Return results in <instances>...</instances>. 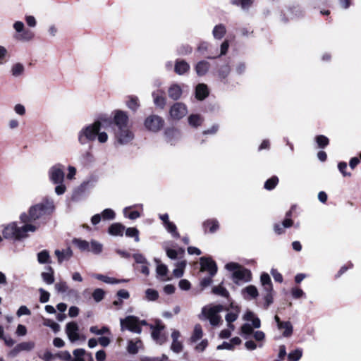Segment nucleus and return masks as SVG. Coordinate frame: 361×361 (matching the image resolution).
I'll list each match as a JSON object with an SVG mask.
<instances>
[{"mask_svg":"<svg viewBox=\"0 0 361 361\" xmlns=\"http://www.w3.org/2000/svg\"><path fill=\"white\" fill-rule=\"evenodd\" d=\"M110 124V120L105 116L100 117L94 123L82 128L78 133V142L81 145H85L88 142H93L96 140L99 143H105L108 141V134L102 131L105 126Z\"/></svg>","mask_w":361,"mask_h":361,"instance_id":"nucleus-1","label":"nucleus"},{"mask_svg":"<svg viewBox=\"0 0 361 361\" xmlns=\"http://www.w3.org/2000/svg\"><path fill=\"white\" fill-rule=\"evenodd\" d=\"M55 210L54 202L52 199L46 198L42 202L31 206L27 212L20 215V220L23 224H37V220L45 215H50ZM38 224L40 226L39 223Z\"/></svg>","mask_w":361,"mask_h":361,"instance_id":"nucleus-2","label":"nucleus"},{"mask_svg":"<svg viewBox=\"0 0 361 361\" xmlns=\"http://www.w3.org/2000/svg\"><path fill=\"white\" fill-rule=\"evenodd\" d=\"M39 228L38 224H24L18 226L16 222H12L4 226L2 234L6 239H22L27 237L28 233H35Z\"/></svg>","mask_w":361,"mask_h":361,"instance_id":"nucleus-3","label":"nucleus"},{"mask_svg":"<svg viewBox=\"0 0 361 361\" xmlns=\"http://www.w3.org/2000/svg\"><path fill=\"white\" fill-rule=\"evenodd\" d=\"M225 268L232 272L233 280L236 283L239 281L248 282L251 280L250 271L242 267L238 263L229 262L226 264Z\"/></svg>","mask_w":361,"mask_h":361,"instance_id":"nucleus-4","label":"nucleus"},{"mask_svg":"<svg viewBox=\"0 0 361 361\" xmlns=\"http://www.w3.org/2000/svg\"><path fill=\"white\" fill-rule=\"evenodd\" d=\"M224 307L221 305H207L202 308V314L207 319L211 325L217 326L221 322V318L219 313L223 311Z\"/></svg>","mask_w":361,"mask_h":361,"instance_id":"nucleus-5","label":"nucleus"},{"mask_svg":"<svg viewBox=\"0 0 361 361\" xmlns=\"http://www.w3.org/2000/svg\"><path fill=\"white\" fill-rule=\"evenodd\" d=\"M13 28L15 30L14 38L22 42H27L33 39L35 35L33 32L25 29L23 22L17 20L13 24Z\"/></svg>","mask_w":361,"mask_h":361,"instance_id":"nucleus-6","label":"nucleus"},{"mask_svg":"<svg viewBox=\"0 0 361 361\" xmlns=\"http://www.w3.org/2000/svg\"><path fill=\"white\" fill-rule=\"evenodd\" d=\"M243 320L252 322V326L245 323L241 326V334L250 335L253 332V328L258 329L261 326L260 319L252 311L247 310L243 317Z\"/></svg>","mask_w":361,"mask_h":361,"instance_id":"nucleus-7","label":"nucleus"},{"mask_svg":"<svg viewBox=\"0 0 361 361\" xmlns=\"http://www.w3.org/2000/svg\"><path fill=\"white\" fill-rule=\"evenodd\" d=\"M143 126L147 131L157 133L163 128L164 120L158 115L151 114L145 118Z\"/></svg>","mask_w":361,"mask_h":361,"instance_id":"nucleus-8","label":"nucleus"},{"mask_svg":"<svg viewBox=\"0 0 361 361\" xmlns=\"http://www.w3.org/2000/svg\"><path fill=\"white\" fill-rule=\"evenodd\" d=\"M120 324L121 331L127 329L136 334H140L142 331L140 319L135 316L130 315L121 319Z\"/></svg>","mask_w":361,"mask_h":361,"instance_id":"nucleus-9","label":"nucleus"},{"mask_svg":"<svg viewBox=\"0 0 361 361\" xmlns=\"http://www.w3.org/2000/svg\"><path fill=\"white\" fill-rule=\"evenodd\" d=\"M128 114L123 110L116 109L112 112V123L114 129H119L130 126Z\"/></svg>","mask_w":361,"mask_h":361,"instance_id":"nucleus-10","label":"nucleus"},{"mask_svg":"<svg viewBox=\"0 0 361 361\" xmlns=\"http://www.w3.org/2000/svg\"><path fill=\"white\" fill-rule=\"evenodd\" d=\"M115 139L120 145H126L134 139V133L130 129V126L114 129Z\"/></svg>","mask_w":361,"mask_h":361,"instance_id":"nucleus-11","label":"nucleus"},{"mask_svg":"<svg viewBox=\"0 0 361 361\" xmlns=\"http://www.w3.org/2000/svg\"><path fill=\"white\" fill-rule=\"evenodd\" d=\"M169 114L172 119L180 120L187 115L188 108L185 104L176 102L171 106Z\"/></svg>","mask_w":361,"mask_h":361,"instance_id":"nucleus-12","label":"nucleus"},{"mask_svg":"<svg viewBox=\"0 0 361 361\" xmlns=\"http://www.w3.org/2000/svg\"><path fill=\"white\" fill-rule=\"evenodd\" d=\"M49 177L53 183L63 182V166L61 164H56L51 167L49 171Z\"/></svg>","mask_w":361,"mask_h":361,"instance_id":"nucleus-13","label":"nucleus"},{"mask_svg":"<svg viewBox=\"0 0 361 361\" xmlns=\"http://www.w3.org/2000/svg\"><path fill=\"white\" fill-rule=\"evenodd\" d=\"M66 334L71 343L76 342L80 339L79 334V326L74 322H68L66 326Z\"/></svg>","mask_w":361,"mask_h":361,"instance_id":"nucleus-14","label":"nucleus"},{"mask_svg":"<svg viewBox=\"0 0 361 361\" xmlns=\"http://www.w3.org/2000/svg\"><path fill=\"white\" fill-rule=\"evenodd\" d=\"M200 265L202 271H207L213 276L217 271V267L214 260L210 257H202L200 258Z\"/></svg>","mask_w":361,"mask_h":361,"instance_id":"nucleus-15","label":"nucleus"},{"mask_svg":"<svg viewBox=\"0 0 361 361\" xmlns=\"http://www.w3.org/2000/svg\"><path fill=\"white\" fill-rule=\"evenodd\" d=\"M227 311L228 312L226 314L225 319L228 323V327L231 329V330H234L235 326L232 323L238 319L240 311V307L231 303L230 309H227Z\"/></svg>","mask_w":361,"mask_h":361,"instance_id":"nucleus-16","label":"nucleus"},{"mask_svg":"<svg viewBox=\"0 0 361 361\" xmlns=\"http://www.w3.org/2000/svg\"><path fill=\"white\" fill-rule=\"evenodd\" d=\"M164 328V326L162 324L161 321H157L154 326H151L152 331V337L153 339L158 343L159 344H162L166 341V338L165 336L161 335V331Z\"/></svg>","mask_w":361,"mask_h":361,"instance_id":"nucleus-17","label":"nucleus"},{"mask_svg":"<svg viewBox=\"0 0 361 361\" xmlns=\"http://www.w3.org/2000/svg\"><path fill=\"white\" fill-rule=\"evenodd\" d=\"M35 344L33 341H25L16 345L9 353L10 356L16 357L23 351L29 352L34 349Z\"/></svg>","mask_w":361,"mask_h":361,"instance_id":"nucleus-18","label":"nucleus"},{"mask_svg":"<svg viewBox=\"0 0 361 361\" xmlns=\"http://www.w3.org/2000/svg\"><path fill=\"white\" fill-rule=\"evenodd\" d=\"M180 334V332L177 330H173L171 333V338H172V343L171 345V350L176 353H179L183 350V345L182 342H180L178 339Z\"/></svg>","mask_w":361,"mask_h":361,"instance_id":"nucleus-19","label":"nucleus"},{"mask_svg":"<svg viewBox=\"0 0 361 361\" xmlns=\"http://www.w3.org/2000/svg\"><path fill=\"white\" fill-rule=\"evenodd\" d=\"M73 354V357L71 361H93L92 355L87 353L84 349H75Z\"/></svg>","mask_w":361,"mask_h":361,"instance_id":"nucleus-20","label":"nucleus"},{"mask_svg":"<svg viewBox=\"0 0 361 361\" xmlns=\"http://www.w3.org/2000/svg\"><path fill=\"white\" fill-rule=\"evenodd\" d=\"M166 141L174 145L180 137V133L175 128H168L164 133Z\"/></svg>","mask_w":361,"mask_h":361,"instance_id":"nucleus-21","label":"nucleus"},{"mask_svg":"<svg viewBox=\"0 0 361 361\" xmlns=\"http://www.w3.org/2000/svg\"><path fill=\"white\" fill-rule=\"evenodd\" d=\"M152 97L154 104L161 109H164L166 105V98L164 97V92L161 90H157L153 92Z\"/></svg>","mask_w":361,"mask_h":361,"instance_id":"nucleus-22","label":"nucleus"},{"mask_svg":"<svg viewBox=\"0 0 361 361\" xmlns=\"http://www.w3.org/2000/svg\"><path fill=\"white\" fill-rule=\"evenodd\" d=\"M54 254L57 257L59 263L61 264L63 261L68 260L71 258L73 251L70 247H68L62 250H56Z\"/></svg>","mask_w":361,"mask_h":361,"instance_id":"nucleus-23","label":"nucleus"},{"mask_svg":"<svg viewBox=\"0 0 361 361\" xmlns=\"http://www.w3.org/2000/svg\"><path fill=\"white\" fill-rule=\"evenodd\" d=\"M169 96L173 100H178L180 98L183 90L181 87L178 84H173L168 90Z\"/></svg>","mask_w":361,"mask_h":361,"instance_id":"nucleus-24","label":"nucleus"},{"mask_svg":"<svg viewBox=\"0 0 361 361\" xmlns=\"http://www.w3.org/2000/svg\"><path fill=\"white\" fill-rule=\"evenodd\" d=\"M125 226L120 223L112 224L108 229V233L114 236H123Z\"/></svg>","mask_w":361,"mask_h":361,"instance_id":"nucleus-25","label":"nucleus"},{"mask_svg":"<svg viewBox=\"0 0 361 361\" xmlns=\"http://www.w3.org/2000/svg\"><path fill=\"white\" fill-rule=\"evenodd\" d=\"M245 299H254L258 296V290L255 286L250 285L242 290Z\"/></svg>","mask_w":361,"mask_h":361,"instance_id":"nucleus-26","label":"nucleus"},{"mask_svg":"<svg viewBox=\"0 0 361 361\" xmlns=\"http://www.w3.org/2000/svg\"><path fill=\"white\" fill-rule=\"evenodd\" d=\"M209 95V90L205 84L201 83L197 85L195 97L199 100L204 99Z\"/></svg>","mask_w":361,"mask_h":361,"instance_id":"nucleus-27","label":"nucleus"},{"mask_svg":"<svg viewBox=\"0 0 361 361\" xmlns=\"http://www.w3.org/2000/svg\"><path fill=\"white\" fill-rule=\"evenodd\" d=\"M210 64L208 61H200L195 66V71L199 76L204 75L209 71Z\"/></svg>","mask_w":361,"mask_h":361,"instance_id":"nucleus-28","label":"nucleus"},{"mask_svg":"<svg viewBox=\"0 0 361 361\" xmlns=\"http://www.w3.org/2000/svg\"><path fill=\"white\" fill-rule=\"evenodd\" d=\"M190 70V65L184 60H178L175 64V72L178 75H183Z\"/></svg>","mask_w":361,"mask_h":361,"instance_id":"nucleus-29","label":"nucleus"},{"mask_svg":"<svg viewBox=\"0 0 361 361\" xmlns=\"http://www.w3.org/2000/svg\"><path fill=\"white\" fill-rule=\"evenodd\" d=\"M142 341L140 339L136 341L130 340L128 341L127 350L130 354H136L139 349L142 348Z\"/></svg>","mask_w":361,"mask_h":361,"instance_id":"nucleus-30","label":"nucleus"},{"mask_svg":"<svg viewBox=\"0 0 361 361\" xmlns=\"http://www.w3.org/2000/svg\"><path fill=\"white\" fill-rule=\"evenodd\" d=\"M126 104L133 111H136L140 107L139 99L135 96H129L126 102Z\"/></svg>","mask_w":361,"mask_h":361,"instance_id":"nucleus-31","label":"nucleus"},{"mask_svg":"<svg viewBox=\"0 0 361 361\" xmlns=\"http://www.w3.org/2000/svg\"><path fill=\"white\" fill-rule=\"evenodd\" d=\"M154 261L157 264L156 269L157 275L161 279V280L165 281V277L168 273L167 267L165 264H161L157 259H155Z\"/></svg>","mask_w":361,"mask_h":361,"instance_id":"nucleus-32","label":"nucleus"},{"mask_svg":"<svg viewBox=\"0 0 361 361\" xmlns=\"http://www.w3.org/2000/svg\"><path fill=\"white\" fill-rule=\"evenodd\" d=\"M260 281L264 289L267 292L271 293L272 290V283L269 274L267 273L262 274L260 277Z\"/></svg>","mask_w":361,"mask_h":361,"instance_id":"nucleus-33","label":"nucleus"},{"mask_svg":"<svg viewBox=\"0 0 361 361\" xmlns=\"http://www.w3.org/2000/svg\"><path fill=\"white\" fill-rule=\"evenodd\" d=\"M102 250L103 245L101 243L95 240H92L90 242V250L88 252H90L94 255H99L102 252Z\"/></svg>","mask_w":361,"mask_h":361,"instance_id":"nucleus-34","label":"nucleus"},{"mask_svg":"<svg viewBox=\"0 0 361 361\" xmlns=\"http://www.w3.org/2000/svg\"><path fill=\"white\" fill-rule=\"evenodd\" d=\"M73 243L82 252H88L90 250V242L80 238H74Z\"/></svg>","mask_w":361,"mask_h":361,"instance_id":"nucleus-35","label":"nucleus"},{"mask_svg":"<svg viewBox=\"0 0 361 361\" xmlns=\"http://www.w3.org/2000/svg\"><path fill=\"white\" fill-rule=\"evenodd\" d=\"M47 269L48 271L42 272L41 276L47 284L50 285L54 281V270L51 267H47Z\"/></svg>","mask_w":361,"mask_h":361,"instance_id":"nucleus-36","label":"nucleus"},{"mask_svg":"<svg viewBox=\"0 0 361 361\" xmlns=\"http://www.w3.org/2000/svg\"><path fill=\"white\" fill-rule=\"evenodd\" d=\"M188 120L189 125L194 128L200 126L203 122L202 117L199 114H191Z\"/></svg>","mask_w":361,"mask_h":361,"instance_id":"nucleus-37","label":"nucleus"},{"mask_svg":"<svg viewBox=\"0 0 361 361\" xmlns=\"http://www.w3.org/2000/svg\"><path fill=\"white\" fill-rule=\"evenodd\" d=\"M203 336V331L200 324H196L194 327L192 334L190 337V341L196 343L197 341L202 338Z\"/></svg>","mask_w":361,"mask_h":361,"instance_id":"nucleus-38","label":"nucleus"},{"mask_svg":"<svg viewBox=\"0 0 361 361\" xmlns=\"http://www.w3.org/2000/svg\"><path fill=\"white\" fill-rule=\"evenodd\" d=\"M278 329L284 330L283 332L284 337H290L293 334V326L290 322H283Z\"/></svg>","mask_w":361,"mask_h":361,"instance_id":"nucleus-39","label":"nucleus"},{"mask_svg":"<svg viewBox=\"0 0 361 361\" xmlns=\"http://www.w3.org/2000/svg\"><path fill=\"white\" fill-rule=\"evenodd\" d=\"M25 71V67L23 64L20 63H16L13 65L11 69V74L13 77H20L21 76Z\"/></svg>","mask_w":361,"mask_h":361,"instance_id":"nucleus-40","label":"nucleus"},{"mask_svg":"<svg viewBox=\"0 0 361 361\" xmlns=\"http://www.w3.org/2000/svg\"><path fill=\"white\" fill-rule=\"evenodd\" d=\"M225 33L226 28L221 24L216 25L212 32L214 37L217 39H221L224 36Z\"/></svg>","mask_w":361,"mask_h":361,"instance_id":"nucleus-41","label":"nucleus"},{"mask_svg":"<svg viewBox=\"0 0 361 361\" xmlns=\"http://www.w3.org/2000/svg\"><path fill=\"white\" fill-rule=\"evenodd\" d=\"M9 59V52L8 49L0 44V66L4 65Z\"/></svg>","mask_w":361,"mask_h":361,"instance_id":"nucleus-42","label":"nucleus"},{"mask_svg":"<svg viewBox=\"0 0 361 361\" xmlns=\"http://www.w3.org/2000/svg\"><path fill=\"white\" fill-rule=\"evenodd\" d=\"M203 226L204 228L208 227L209 228V232L211 233H214L219 229V222L216 219L207 220L204 222Z\"/></svg>","mask_w":361,"mask_h":361,"instance_id":"nucleus-43","label":"nucleus"},{"mask_svg":"<svg viewBox=\"0 0 361 361\" xmlns=\"http://www.w3.org/2000/svg\"><path fill=\"white\" fill-rule=\"evenodd\" d=\"M185 265L186 262L185 261H180L177 262L176 268L173 269V274L176 277L179 278L183 275Z\"/></svg>","mask_w":361,"mask_h":361,"instance_id":"nucleus-44","label":"nucleus"},{"mask_svg":"<svg viewBox=\"0 0 361 361\" xmlns=\"http://www.w3.org/2000/svg\"><path fill=\"white\" fill-rule=\"evenodd\" d=\"M90 331L94 335H103L104 334H111L109 328L107 326H102L99 329L97 326H92L90 328Z\"/></svg>","mask_w":361,"mask_h":361,"instance_id":"nucleus-45","label":"nucleus"},{"mask_svg":"<svg viewBox=\"0 0 361 361\" xmlns=\"http://www.w3.org/2000/svg\"><path fill=\"white\" fill-rule=\"evenodd\" d=\"M158 298H159V293L156 290L152 289V288H147L145 290V298L147 301H155L158 299Z\"/></svg>","mask_w":361,"mask_h":361,"instance_id":"nucleus-46","label":"nucleus"},{"mask_svg":"<svg viewBox=\"0 0 361 361\" xmlns=\"http://www.w3.org/2000/svg\"><path fill=\"white\" fill-rule=\"evenodd\" d=\"M50 255L47 250H44L37 254V261L39 264H46L49 262Z\"/></svg>","mask_w":361,"mask_h":361,"instance_id":"nucleus-47","label":"nucleus"},{"mask_svg":"<svg viewBox=\"0 0 361 361\" xmlns=\"http://www.w3.org/2000/svg\"><path fill=\"white\" fill-rule=\"evenodd\" d=\"M92 276L98 280H100V281L106 283L113 284V283H118L120 282L119 281H118L114 278L109 277V276H104L102 274H93Z\"/></svg>","mask_w":361,"mask_h":361,"instance_id":"nucleus-48","label":"nucleus"},{"mask_svg":"<svg viewBox=\"0 0 361 361\" xmlns=\"http://www.w3.org/2000/svg\"><path fill=\"white\" fill-rule=\"evenodd\" d=\"M230 67L228 65L221 66L218 71L217 75L221 80H224L230 73Z\"/></svg>","mask_w":361,"mask_h":361,"instance_id":"nucleus-49","label":"nucleus"},{"mask_svg":"<svg viewBox=\"0 0 361 361\" xmlns=\"http://www.w3.org/2000/svg\"><path fill=\"white\" fill-rule=\"evenodd\" d=\"M233 5L240 6L243 9H248L252 4V0H231Z\"/></svg>","mask_w":361,"mask_h":361,"instance_id":"nucleus-50","label":"nucleus"},{"mask_svg":"<svg viewBox=\"0 0 361 361\" xmlns=\"http://www.w3.org/2000/svg\"><path fill=\"white\" fill-rule=\"evenodd\" d=\"M126 235L128 237L134 238L135 242L140 241L139 231L136 228H128L126 231Z\"/></svg>","mask_w":361,"mask_h":361,"instance_id":"nucleus-51","label":"nucleus"},{"mask_svg":"<svg viewBox=\"0 0 361 361\" xmlns=\"http://www.w3.org/2000/svg\"><path fill=\"white\" fill-rule=\"evenodd\" d=\"M302 355V350L301 349H296L288 354V361H298L301 358Z\"/></svg>","mask_w":361,"mask_h":361,"instance_id":"nucleus-52","label":"nucleus"},{"mask_svg":"<svg viewBox=\"0 0 361 361\" xmlns=\"http://www.w3.org/2000/svg\"><path fill=\"white\" fill-rule=\"evenodd\" d=\"M43 324L46 326L51 328L54 332H58L60 330V326L51 319H44Z\"/></svg>","mask_w":361,"mask_h":361,"instance_id":"nucleus-53","label":"nucleus"},{"mask_svg":"<svg viewBox=\"0 0 361 361\" xmlns=\"http://www.w3.org/2000/svg\"><path fill=\"white\" fill-rule=\"evenodd\" d=\"M130 209V207H126L123 209V214L126 217L134 220L140 216V214L137 211H133L130 212H128V210Z\"/></svg>","mask_w":361,"mask_h":361,"instance_id":"nucleus-54","label":"nucleus"},{"mask_svg":"<svg viewBox=\"0 0 361 361\" xmlns=\"http://www.w3.org/2000/svg\"><path fill=\"white\" fill-rule=\"evenodd\" d=\"M316 142L318 145V147L320 148H324L329 144V139L327 137L324 135H318L315 137Z\"/></svg>","mask_w":361,"mask_h":361,"instance_id":"nucleus-55","label":"nucleus"},{"mask_svg":"<svg viewBox=\"0 0 361 361\" xmlns=\"http://www.w3.org/2000/svg\"><path fill=\"white\" fill-rule=\"evenodd\" d=\"M165 228L169 232L173 237L178 238L179 234L176 231V226L171 221L164 225Z\"/></svg>","mask_w":361,"mask_h":361,"instance_id":"nucleus-56","label":"nucleus"},{"mask_svg":"<svg viewBox=\"0 0 361 361\" xmlns=\"http://www.w3.org/2000/svg\"><path fill=\"white\" fill-rule=\"evenodd\" d=\"M279 181L277 177L274 176L269 179H268L264 183V188L267 190H271L276 187Z\"/></svg>","mask_w":361,"mask_h":361,"instance_id":"nucleus-57","label":"nucleus"},{"mask_svg":"<svg viewBox=\"0 0 361 361\" xmlns=\"http://www.w3.org/2000/svg\"><path fill=\"white\" fill-rule=\"evenodd\" d=\"M115 216V212L111 209H105L102 212V217L104 220H112Z\"/></svg>","mask_w":361,"mask_h":361,"instance_id":"nucleus-58","label":"nucleus"},{"mask_svg":"<svg viewBox=\"0 0 361 361\" xmlns=\"http://www.w3.org/2000/svg\"><path fill=\"white\" fill-rule=\"evenodd\" d=\"M213 293L216 295H219L224 296V297L228 296V292L222 286H215L213 288Z\"/></svg>","mask_w":361,"mask_h":361,"instance_id":"nucleus-59","label":"nucleus"},{"mask_svg":"<svg viewBox=\"0 0 361 361\" xmlns=\"http://www.w3.org/2000/svg\"><path fill=\"white\" fill-rule=\"evenodd\" d=\"M104 295V291L101 288H97L92 293V297L96 302L101 301Z\"/></svg>","mask_w":361,"mask_h":361,"instance_id":"nucleus-60","label":"nucleus"},{"mask_svg":"<svg viewBox=\"0 0 361 361\" xmlns=\"http://www.w3.org/2000/svg\"><path fill=\"white\" fill-rule=\"evenodd\" d=\"M55 289L58 293H66L68 290V285L65 281H59L55 284Z\"/></svg>","mask_w":361,"mask_h":361,"instance_id":"nucleus-61","label":"nucleus"},{"mask_svg":"<svg viewBox=\"0 0 361 361\" xmlns=\"http://www.w3.org/2000/svg\"><path fill=\"white\" fill-rule=\"evenodd\" d=\"M39 291L40 293L39 301L42 303L48 302L50 296L49 293L43 288H39Z\"/></svg>","mask_w":361,"mask_h":361,"instance_id":"nucleus-62","label":"nucleus"},{"mask_svg":"<svg viewBox=\"0 0 361 361\" xmlns=\"http://www.w3.org/2000/svg\"><path fill=\"white\" fill-rule=\"evenodd\" d=\"M14 111L16 114L19 116H24L25 114V107L20 104H17L14 106Z\"/></svg>","mask_w":361,"mask_h":361,"instance_id":"nucleus-63","label":"nucleus"},{"mask_svg":"<svg viewBox=\"0 0 361 361\" xmlns=\"http://www.w3.org/2000/svg\"><path fill=\"white\" fill-rule=\"evenodd\" d=\"M291 293L293 297L296 299L302 298L305 295L303 290L298 288H293L291 289Z\"/></svg>","mask_w":361,"mask_h":361,"instance_id":"nucleus-64","label":"nucleus"}]
</instances>
